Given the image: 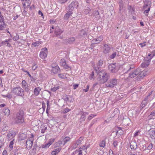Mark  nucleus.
Listing matches in <instances>:
<instances>
[{
  "instance_id": "1",
  "label": "nucleus",
  "mask_w": 155,
  "mask_h": 155,
  "mask_svg": "<svg viewBox=\"0 0 155 155\" xmlns=\"http://www.w3.org/2000/svg\"><path fill=\"white\" fill-rule=\"evenodd\" d=\"M97 76V80L101 84L107 82L110 78L109 74L104 70L101 71Z\"/></svg>"
},
{
  "instance_id": "2",
  "label": "nucleus",
  "mask_w": 155,
  "mask_h": 155,
  "mask_svg": "<svg viewBox=\"0 0 155 155\" xmlns=\"http://www.w3.org/2000/svg\"><path fill=\"white\" fill-rule=\"evenodd\" d=\"M25 114L22 110H20L16 114L15 119V122L16 124L21 125L24 123Z\"/></svg>"
},
{
  "instance_id": "3",
  "label": "nucleus",
  "mask_w": 155,
  "mask_h": 155,
  "mask_svg": "<svg viewBox=\"0 0 155 155\" xmlns=\"http://www.w3.org/2000/svg\"><path fill=\"white\" fill-rule=\"evenodd\" d=\"M12 92L17 96L22 97L24 95V91L20 86L13 88Z\"/></svg>"
},
{
  "instance_id": "4",
  "label": "nucleus",
  "mask_w": 155,
  "mask_h": 155,
  "mask_svg": "<svg viewBox=\"0 0 155 155\" xmlns=\"http://www.w3.org/2000/svg\"><path fill=\"white\" fill-rule=\"evenodd\" d=\"M103 52L106 56H109L111 51V48L109 45L107 44H104L103 48Z\"/></svg>"
},
{
  "instance_id": "5",
  "label": "nucleus",
  "mask_w": 155,
  "mask_h": 155,
  "mask_svg": "<svg viewBox=\"0 0 155 155\" xmlns=\"http://www.w3.org/2000/svg\"><path fill=\"white\" fill-rule=\"evenodd\" d=\"M117 80L116 79H113L110 80L109 82L106 83L105 85L108 87H113L117 85Z\"/></svg>"
},
{
  "instance_id": "6",
  "label": "nucleus",
  "mask_w": 155,
  "mask_h": 155,
  "mask_svg": "<svg viewBox=\"0 0 155 155\" xmlns=\"http://www.w3.org/2000/svg\"><path fill=\"white\" fill-rule=\"evenodd\" d=\"M116 63L111 64L109 65V69L111 72L116 73L118 71V67L116 65Z\"/></svg>"
},
{
  "instance_id": "7",
  "label": "nucleus",
  "mask_w": 155,
  "mask_h": 155,
  "mask_svg": "<svg viewBox=\"0 0 155 155\" xmlns=\"http://www.w3.org/2000/svg\"><path fill=\"white\" fill-rule=\"evenodd\" d=\"M78 6V3L77 1H73L68 6V9L73 12L74 8H77Z\"/></svg>"
},
{
  "instance_id": "8",
  "label": "nucleus",
  "mask_w": 155,
  "mask_h": 155,
  "mask_svg": "<svg viewBox=\"0 0 155 155\" xmlns=\"http://www.w3.org/2000/svg\"><path fill=\"white\" fill-rule=\"evenodd\" d=\"M48 53L47 49L46 48H42L40 54V57L42 59L45 58Z\"/></svg>"
},
{
  "instance_id": "9",
  "label": "nucleus",
  "mask_w": 155,
  "mask_h": 155,
  "mask_svg": "<svg viewBox=\"0 0 155 155\" xmlns=\"http://www.w3.org/2000/svg\"><path fill=\"white\" fill-rule=\"evenodd\" d=\"M87 31L86 29L81 30L80 31V32L78 35V38H81L86 37L87 35Z\"/></svg>"
},
{
  "instance_id": "10",
  "label": "nucleus",
  "mask_w": 155,
  "mask_h": 155,
  "mask_svg": "<svg viewBox=\"0 0 155 155\" xmlns=\"http://www.w3.org/2000/svg\"><path fill=\"white\" fill-rule=\"evenodd\" d=\"M63 32L58 26H56L55 28L54 34L56 37H58L60 36Z\"/></svg>"
},
{
  "instance_id": "11",
  "label": "nucleus",
  "mask_w": 155,
  "mask_h": 155,
  "mask_svg": "<svg viewBox=\"0 0 155 155\" xmlns=\"http://www.w3.org/2000/svg\"><path fill=\"white\" fill-rule=\"evenodd\" d=\"M151 5H147L146 3H144V5L143 6V9H146L147 8V9L145 10L143 13L146 15V16H148V14L147 13H148L150 11Z\"/></svg>"
},
{
  "instance_id": "12",
  "label": "nucleus",
  "mask_w": 155,
  "mask_h": 155,
  "mask_svg": "<svg viewBox=\"0 0 155 155\" xmlns=\"http://www.w3.org/2000/svg\"><path fill=\"white\" fill-rule=\"evenodd\" d=\"M52 71L54 74H57L59 71H60V69L59 66L57 65L55 66L54 64H52Z\"/></svg>"
},
{
  "instance_id": "13",
  "label": "nucleus",
  "mask_w": 155,
  "mask_h": 155,
  "mask_svg": "<svg viewBox=\"0 0 155 155\" xmlns=\"http://www.w3.org/2000/svg\"><path fill=\"white\" fill-rule=\"evenodd\" d=\"M22 87L25 90V91L27 92H28L29 91L28 88V84L25 80H23L21 83Z\"/></svg>"
},
{
  "instance_id": "14",
  "label": "nucleus",
  "mask_w": 155,
  "mask_h": 155,
  "mask_svg": "<svg viewBox=\"0 0 155 155\" xmlns=\"http://www.w3.org/2000/svg\"><path fill=\"white\" fill-rule=\"evenodd\" d=\"M152 58V57H150L148 60L145 61L144 62H143L141 65L142 68H144L147 67L150 64V60Z\"/></svg>"
},
{
  "instance_id": "15",
  "label": "nucleus",
  "mask_w": 155,
  "mask_h": 155,
  "mask_svg": "<svg viewBox=\"0 0 155 155\" xmlns=\"http://www.w3.org/2000/svg\"><path fill=\"white\" fill-rule=\"evenodd\" d=\"M131 122L130 120L128 117H126L124 118L122 121V124L123 125L126 126H129V124Z\"/></svg>"
},
{
  "instance_id": "16",
  "label": "nucleus",
  "mask_w": 155,
  "mask_h": 155,
  "mask_svg": "<svg viewBox=\"0 0 155 155\" xmlns=\"http://www.w3.org/2000/svg\"><path fill=\"white\" fill-rule=\"evenodd\" d=\"M139 73V71L136 69L134 71L131 72L129 74V77L130 78H134Z\"/></svg>"
},
{
  "instance_id": "17",
  "label": "nucleus",
  "mask_w": 155,
  "mask_h": 155,
  "mask_svg": "<svg viewBox=\"0 0 155 155\" xmlns=\"http://www.w3.org/2000/svg\"><path fill=\"white\" fill-rule=\"evenodd\" d=\"M33 140L32 139L30 140L29 139H28L26 141V146H28V147L29 149L31 148L32 147L33 143ZM27 146H26V147H27Z\"/></svg>"
},
{
  "instance_id": "18",
  "label": "nucleus",
  "mask_w": 155,
  "mask_h": 155,
  "mask_svg": "<svg viewBox=\"0 0 155 155\" xmlns=\"http://www.w3.org/2000/svg\"><path fill=\"white\" fill-rule=\"evenodd\" d=\"M63 140H59L58 142H55L54 143V147H58L64 146L65 144H64Z\"/></svg>"
},
{
  "instance_id": "19",
  "label": "nucleus",
  "mask_w": 155,
  "mask_h": 155,
  "mask_svg": "<svg viewBox=\"0 0 155 155\" xmlns=\"http://www.w3.org/2000/svg\"><path fill=\"white\" fill-rule=\"evenodd\" d=\"M73 12L68 10L67 13L64 15V19L65 20H68L70 16L73 14Z\"/></svg>"
},
{
  "instance_id": "20",
  "label": "nucleus",
  "mask_w": 155,
  "mask_h": 155,
  "mask_svg": "<svg viewBox=\"0 0 155 155\" xmlns=\"http://www.w3.org/2000/svg\"><path fill=\"white\" fill-rule=\"evenodd\" d=\"M149 134L152 139L155 138V132L154 130L153 129L150 130L149 131Z\"/></svg>"
},
{
  "instance_id": "21",
  "label": "nucleus",
  "mask_w": 155,
  "mask_h": 155,
  "mask_svg": "<svg viewBox=\"0 0 155 155\" xmlns=\"http://www.w3.org/2000/svg\"><path fill=\"white\" fill-rule=\"evenodd\" d=\"M103 40V37L102 36H100L99 37L96 38L93 41H94L95 42V44H97L99 43L101 41H102Z\"/></svg>"
},
{
  "instance_id": "22",
  "label": "nucleus",
  "mask_w": 155,
  "mask_h": 155,
  "mask_svg": "<svg viewBox=\"0 0 155 155\" xmlns=\"http://www.w3.org/2000/svg\"><path fill=\"white\" fill-rule=\"evenodd\" d=\"M61 148L59 147L56 149H54L51 152V154L52 155H56L58 154L61 151Z\"/></svg>"
},
{
  "instance_id": "23",
  "label": "nucleus",
  "mask_w": 155,
  "mask_h": 155,
  "mask_svg": "<svg viewBox=\"0 0 155 155\" xmlns=\"http://www.w3.org/2000/svg\"><path fill=\"white\" fill-rule=\"evenodd\" d=\"M15 135L14 132L10 131L8 134L7 136L9 138L12 139L13 138Z\"/></svg>"
},
{
  "instance_id": "24",
  "label": "nucleus",
  "mask_w": 155,
  "mask_h": 155,
  "mask_svg": "<svg viewBox=\"0 0 155 155\" xmlns=\"http://www.w3.org/2000/svg\"><path fill=\"white\" fill-rule=\"evenodd\" d=\"M130 147L132 149H135L137 147V143L135 142H131L130 143Z\"/></svg>"
},
{
  "instance_id": "25",
  "label": "nucleus",
  "mask_w": 155,
  "mask_h": 155,
  "mask_svg": "<svg viewBox=\"0 0 155 155\" xmlns=\"http://www.w3.org/2000/svg\"><path fill=\"white\" fill-rule=\"evenodd\" d=\"M75 38L74 37H72L66 39V42L68 44H71L73 43L75 41Z\"/></svg>"
},
{
  "instance_id": "26",
  "label": "nucleus",
  "mask_w": 155,
  "mask_h": 155,
  "mask_svg": "<svg viewBox=\"0 0 155 155\" xmlns=\"http://www.w3.org/2000/svg\"><path fill=\"white\" fill-rule=\"evenodd\" d=\"M41 90V89L40 87L35 88L34 90L35 95L36 96H37L39 94Z\"/></svg>"
},
{
  "instance_id": "27",
  "label": "nucleus",
  "mask_w": 155,
  "mask_h": 155,
  "mask_svg": "<svg viewBox=\"0 0 155 155\" xmlns=\"http://www.w3.org/2000/svg\"><path fill=\"white\" fill-rule=\"evenodd\" d=\"M86 114H87L88 115V113L85 112L83 113L82 114L81 117L80 119V121L81 122H82L84 121L86 119Z\"/></svg>"
},
{
  "instance_id": "28",
  "label": "nucleus",
  "mask_w": 155,
  "mask_h": 155,
  "mask_svg": "<svg viewBox=\"0 0 155 155\" xmlns=\"http://www.w3.org/2000/svg\"><path fill=\"white\" fill-rule=\"evenodd\" d=\"M26 137V135L25 134H21L19 135V140L21 141L25 139Z\"/></svg>"
},
{
  "instance_id": "29",
  "label": "nucleus",
  "mask_w": 155,
  "mask_h": 155,
  "mask_svg": "<svg viewBox=\"0 0 155 155\" xmlns=\"http://www.w3.org/2000/svg\"><path fill=\"white\" fill-rule=\"evenodd\" d=\"M10 110L8 108H6L4 110V112L5 115L8 116L10 115Z\"/></svg>"
},
{
  "instance_id": "30",
  "label": "nucleus",
  "mask_w": 155,
  "mask_h": 155,
  "mask_svg": "<svg viewBox=\"0 0 155 155\" xmlns=\"http://www.w3.org/2000/svg\"><path fill=\"white\" fill-rule=\"evenodd\" d=\"M71 138L69 137H66L63 139L64 144H65L68 142L69 141Z\"/></svg>"
},
{
  "instance_id": "31",
  "label": "nucleus",
  "mask_w": 155,
  "mask_h": 155,
  "mask_svg": "<svg viewBox=\"0 0 155 155\" xmlns=\"http://www.w3.org/2000/svg\"><path fill=\"white\" fill-rule=\"evenodd\" d=\"M7 25H6L5 22H3V23H1L0 25V30H2L6 28Z\"/></svg>"
},
{
  "instance_id": "32",
  "label": "nucleus",
  "mask_w": 155,
  "mask_h": 155,
  "mask_svg": "<svg viewBox=\"0 0 155 155\" xmlns=\"http://www.w3.org/2000/svg\"><path fill=\"white\" fill-rule=\"evenodd\" d=\"M148 102L143 100L140 105V109L141 110L143 108L145 107L147 104Z\"/></svg>"
},
{
  "instance_id": "33",
  "label": "nucleus",
  "mask_w": 155,
  "mask_h": 155,
  "mask_svg": "<svg viewBox=\"0 0 155 155\" xmlns=\"http://www.w3.org/2000/svg\"><path fill=\"white\" fill-rule=\"evenodd\" d=\"M123 3L122 2H120L119 3V13L120 14L121 13V11L123 9Z\"/></svg>"
},
{
  "instance_id": "34",
  "label": "nucleus",
  "mask_w": 155,
  "mask_h": 155,
  "mask_svg": "<svg viewBox=\"0 0 155 155\" xmlns=\"http://www.w3.org/2000/svg\"><path fill=\"white\" fill-rule=\"evenodd\" d=\"M19 148H17L16 147H14L13 148V152L14 155H16L17 154H18V149Z\"/></svg>"
},
{
  "instance_id": "35",
  "label": "nucleus",
  "mask_w": 155,
  "mask_h": 155,
  "mask_svg": "<svg viewBox=\"0 0 155 155\" xmlns=\"http://www.w3.org/2000/svg\"><path fill=\"white\" fill-rule=\"evenodd\" d=\"M128 9L129 10V12L131 13V14H133L134 13L135 8H133L131 6H129L128 7Z\"/></svg>"
},
{
  "instance_id": "36",
  "label": "nucleus",
  "mask_w": 155,
  "mask_h": 155,
  "mask_svg": "<svg viewBox=\"0 0 155 155\" xmlns=\"http://www.w3.org/2000/svg\"><path fill=\"white\" fill-rule=\"evenodd\" d=\"M58 77L62 79L66 78V74L65 73H61L58 74Z\"/></svg>"
},
{
  "instance_id": "37",
  "label": "nucleus",
  "mask_w": 155,
  "mask_h": 155,
  "mask_svg": "<svg viewBox=\"0 0 155 155\" xmlns=\"http://www.w3.org/2000/svg\"><path fill=\"white\" fill-rule=\"evenodd\" d=\"M99 15V13L98 11L95 10L93 12V16L95 17V18H99L98 17V16Z\"/></svg>"
},
{
  "instance_id": "38",
  "label": "nucleus",
  "mask_w": 155,
  "mask_h": 155,
  "mask_svg": "<svg viewBox=\"0 0 155 155\" xmlns=\"http://www.w3.org/2000/svg\"><path fill=\"white\" fill-rule=\"evenodd\" d=\"M83 139L84 137H81L78 140L75 141L79 145L81 143V142L83 140Z\"/></svg>"
},
{
  "instance_id": "39",
  "label": "nucleus",
  "mask_w": 155,
  "mask_h": 155,
  "mask_svg": "<svg viewBox=\"0 0 155 155\" xmlns=\"http://www.w3.org/2000/svg\"><path fill=\"white\" fill-rule=\"evenodd\" d=\"M2 130L4 132H5L7 131L8 129V126L6 125H4L2 127Z\"/></svg>"
},
{
  "instance_id": "40",
  "label": "nucleus",
  "mask_w": 155,
  "mask_h": 155,
  "mask_svg": "<svg viewBox=\"0 0 155 155\" xmlns=\"http://www.w3.org/2000/svg\"><path fill=\"white\" fill-rule=\"evenodd\" d=\"M78 145L77 143L75 141L72 145L71 147L72 149H75Z\"/></svg>"
},
{
  "instance_id": "41",
  "label": "nucleus",
  "mask_w": 155,
  "mask_h": 155,
  "mask_svg": "<svg viewBox=\"0 0 155 155\" xmlns=\"http://www.w3.org/2000/svg\"><path fill=\"white\" fill-rule=\"evenodd\" d=\"M99 67L97 66V67H94V70L97 74V76L98 75L99 73L100 72V69Z\"/></svg>"
},
{
  "instance_id": "42",
  "label": "nucleus",
  "mask_w": 155,
  "mask_h": 155,
  "mask_svg": "<svg viewBox=\"0 0 155 155\" xmlns=\"http://www.w3.org/2000/svg\"><path fill=\"white\" fill-rule=\"evenodd\" d=\"M19 36L16 33H15V35L12 38L13 40L14 41H17L19 39Z\"/></svg>"
},
{
  "instance_id": "43",
  "label": "nucleus",
  "mask_w": 155,
  "mask_h": 155,
  "mask_svg": "<svg viewBox=\"0 0 155 155\" xmlns=\"http://www.w3.org/2000/svg\"><path fill=\"white\" fill-rule=\"evenodd\" d=\"M106 142L105 140H102L101 143L100 144V146L101 147H104L105 146Z\"/></svg>"
},
{
  "instance_id": "44",
  "label": "nucleus",
  "mask_w": 155,
  "mask_h": 155,
  "mask_svg": "<svg viewBox=\"0 0 155 155\" xmlns=\"http://www.w3.org/2000/svg\"><path fill=\"white\" fill-rule=\"evenodd\" d=\"M54 140L55 139L54 138H51L50 139L48 143V144L49 146L51 145L54 142Z\"/></svg>"
},
{
  "instance_id": "45",
  "label": "nucleus",
  "mask_w": 155,
  "mask_h": 155,
  "mask_svg": "<svg viewBox=\"0 0 155 155\" xmlns=\"http://www.w3.org/2000/svg\"><path fill=\"white\" fill-rule=\"evenodd\" d=\"M116 53L115 52L112 53L111 55H110L109 57L110 59H112L116 57Z\"/></svg>"
},
{
  "instance_id": "46",
  "label": "nucleus",
  "mask_w": 155,
  "mask_h": 155,
  "mask_svg": "<svg viewBox=\"0 0 155 155\" xmlns=\"http://www.w3.org/2000/svg\"><path fill=\"white\" fill-rule=\"evenodd\" d=\"M60 63L63 66L66 64V61L64 59H62L60 60Z\"/></svg>"
},
{
  "instance_id": "47",
  "label": "nucleus",
  "mask_w": 155,
  "mask_h": 155,
  "mask_svg": "<svg viewBox=\"0 0 155 155\" xmlns=\"http://www.w3.org/2000/svg\"><path fill=\"white\" fill-rule=\"evenodd\" d=\"M49 145L48 144V143L45 144H42L41 145V147L42 148H48L49 147Z\"/></svg>"
},
{
  "instance_id": "48",
  "label": "nucleus",
  "mask_w": 155,
  "mask_h": 155,
  "mask_svg": "<svg viewBox=\"0 0 155 155\" xmlns=\"http://www.w3.org/2000/svg\"><path fill=\"white\" fill-rule=\"evenodd\" d=\"M103 64V60H100L98 61L97 66L100 67Z\"/></svg>"
},
{
  "instance_id": "49",
  "label": "nucleus",
  "mask_w": 155,
  "mask_h": 155,
  "mask_svg": "<svg viewBox=\"0 0 155 155\" xmlns=\"http://www.w3.org/2000/svg\"><path fill=\"white\" fill-rule=\"evenodd\" d=\"M60 88L59 86H57V87H54L53 88H51V91L53 92L59 89Z\"/></svg>"
},
{
  "instance_id": "50",
  "label": "nucleus",
  "mask_w": 155,
  "mask_h": 155,
  "mask_svg": "<svg viewBox=\"0 0 155 155\" xmlns=\"http://www.w3.org/2000/svg\"><path fill=\"white\" fill-rule=\"evenodd\" d=\"M40 43L39 41H37L33 43L32 44V45L35 47L38 46L39 45Z\"/></svg>"
},
{
  "instance_id": "51",
  "label": "nucleus",
  "mask_w": 155,
  "mask_h": 155,
  "mask_svg": "<svg viewBox=\"0 0 155 155\" xmlns=\"http://www.w3.org/2000/svg\"><path fill=\"white\" fill-rule=\"evenodd\" d=\"M96 114H91L88 117L87 119L90 120H91L95 116H96Z\"/></svg>"
},
{
  "instance_id": "52",
  "label": "nucleus",
  "mask_w": 155,
  "mask_h": 155,
  "mask_svg": "<svg viewBox=\"0 0 155 155\" xmlns=\"http://www.w3.org/2000/svg\"><path fill=\"white\" fill-rule=\"evenodd\" d=\"M118 141L117 140H115L113 141V145L114 147H116L118 145Z\"/></svg>"
},
{
  "instance_id": "53",
  "label": "nucleus",
  "mask_w": 155,
  "mask_h": 155,
  "mask_svg": "<svg viewBox=\"0 0 155 155\" xmlns=\"http://www.w3.org/2000/svg\"><path fill=\"white\" fill-rule=\"evenodd\" d=\"M151 99V98L150 97L149 95H148L147 97H146L143 100L144 101H146L148 102V101L150 100Z\"/></svg>"
},
{
  "instance_id": "54",
  "label": "nucleus",
  "mask_w": 155,
  "mask_h": 155,
  "mask_svg": "<svg viewBox=\"0 0 155 155\" xmlns=\"http://www.w3.org/2000/svg\"><path fill=\"white\" fill-rule=\"evenodd\" d=\"M155 108V102L153 103L152 106L150 107L149 110H151Z\"/></svg>"
},
{
  "instance_id": "55",
  "label": "nucleus",
  "mask_w": 155,
  "mask_h": 155,
  "mask_svg": "<svg viewBox=\"0 0 155 155\" xmlns=\"http://www.w3.org/2000/svg\"><path fill=\"white\" fill-rule=\"evenodd\" d=\"M144 3H146L147 5H150L151 4V2L150 0H145L144 1Z\"/></svg>"
},
{
  "instance_id": "56",
  "label": "nucleus",
  "mask_w": 155,
  "mask_h": 155,
  "mask_svg": "<svg viewBox=\"0 0 155 155\" xmlns=\"http://www.w3.org/2000/svg\"><path fill=\"white\" fill-rule=\"evenodd\" d=\"M153 147V144L152 143H150L149 145L147 146V149L148 150L151 149Z\"/></svg>"
},
{
  "instance_id": "57",
  "label": "nucleus",
  "mask_w": 155,
  "mask_h": 155,
  "mask_svg": "<svg viewBox=\"0 0 155 155\" xmlns=\"http://www.w3.org/2000/svg\"><path fill=\"white\" fill-rule=\"evenodd\" d=\"M64 100L65 101H69V98L68 97V96L67 95H65L63 98Z\"/></svg>"
},
{
  "instance_id": "58",
  "label": "nucleus",
  "mask_w": 155,
  "mask_h": 155,
  "mask_svg": "<svg viewBox=\"0 0 155 155\" xmlns=\"http://www.w3.org/2000/svg\"><path fill=\"white\" fill-rule=\"evenodd\" d=\"M154 116H155V110H153V111L150 113V116L151 117H152Z\"/></svg>"
},
{
  "instance_id": "59",
  "label": "nucleus",
  "mask_w": 155,
  "mask_h": 155,
  "mask_svg": "<svg viewBox=\"0 0 155 155\" xmlns=\"http://www.w3.org/2000/svg\"><path fill=\"white\" fill-rule=\"evenodd\" d=\"M88 146L86 147L85 146H83L81 147H80L79 148V150L82 149L83 150H87Z\"/></svg>"
},
{
  "instance_id": "60",
  "label": "nucleus",
  "mask_w": 155,
  "mask_h": 155,
  "mask_svg": "<svg viewBox=\"0 0 155 155\" xmlns=\"http://www.w3.org/2000/svg\"><path fill=\"white\" fill-rule=\"evenodd\" d=\"M89 87V85H88L86 86V88L84 89H83V91L85 92H87L88 91Z\"/></svg>"
},
{
  "instance_id": "61",
  "label": "nucleus",
  "mask_w": 155,
  "mask_h": 155,
  "mask_svg": "<svg viewBox=\"0 0 155 155\" xmlns=\"http://www.w3.org/2000/svg\"><path fill=\"white\" fill-rule=\"evenodd\" d=\"M97 121V120H93L92 122H91V124L90 125V126H89V127H91L92 126V125L94 124Z\"/></svg>"
},
{
  "instance_id": "62",
  "label": "nucleus",
  "mask_w": 155,
  "mask_h": 155,
  "mask_svg": "<svg viewBox=\"0 0 155 155\" xmlns=\"http://www.w3.org/2000/svg\"><path fill=\"white\" fill-rule=\"evenodd\" d=\"M4 18L3 16H0V22L2 23H3V22H4Z\"/></svg>"
},
{
  "instance_id": "63",
  "label": "nucleus",
  "mask_w": 155,
  "mask_h": 155,
  "mask_svg": "<svg viewBox=\"0 0 155 155\" xmlns=\"http://www.w3.org/2000/svg\"><path fill=\"white\" fill-rule=\"evenodd\" d=\"M38 68V65L36 64H35L32 67V69L33 70H35Z\"/></svg>"
},
{
  "instance_id": "64",
  "label": "nucleus",
  "mask_w": 155,
  "mask_h": 155,
  "mask_svg": "<svg viewBox=\"0 0 155 155\" xmlns=\"http://www.w3.org/2000/svg\"><path fill=\"white\" fill-rule=\"evenodd\" d=\"M5 97H7L8 98L11 99L12 98V96L11 94H8L6 95L5 96Z\"/></svg>"
}]
</instances>
